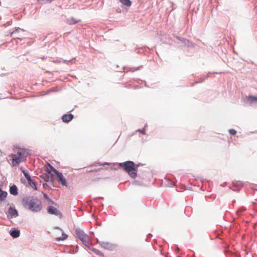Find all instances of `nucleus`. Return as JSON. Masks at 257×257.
<instances>
[{"mask_svg": "<svg viewBox=\"0 0 257 257\" xmlns=\"http://www.w3.org/2000/svg\"><path fill=\"white\" fill-rule=\"evenodd\" d=\"M138 131L140 132V133H141L143 134H145V130L144 129H143V130H138Z\"/></svg>", "mask_w": 257, "mask_h": 257, "instance_id": "412c9836", "label": "nucleus"}, {"mask_svg": "<svg viewBox=\"0 0 257 257\" xmlns=\"http://www.w3.org/2000/svg\"><path fill=\"white\" fill-rule=\"evenodd\" d=\"M75 234L76 237L80 239L85 246L89 247L91 244V236L85 233L83 230L80 229H76Z\"/></svg>", "mask_w": 257, "mask_h": 257, "instance_id": "20e7f679", "label": "nucleus"}, {"mask_svg": "<svg viewBox=\"0 0 257 257\" xmlns=\"http://www.w3.org/2000/svg\"><path fill=\"white\" fill-rule=\"evenodd\" d=\"M48 212L52 214H58V210L57 208L54 207V206H50L49 207L48 209Z\"/></svg>", "mask_w": 257, "mask_h": 257, "instance_id": "1a4fd4ad", "label": "nucleus"}, {"mask_svg": "<svg viewBox=\"0 0 257 257\" xmlns=\"http://www.w3.org/2000/svg\"><path fill=\"white\" fill-rule=\"evenodd\" d=\"M51 170L56 174L57 180L58 183L63 186H67V182L65 178L63 175L62 173L58 171L56 169H54L52 166L49 165Z\"/></svg>", "mask_w": 257, "mask_h": 257, "instance_id": "39448f33", "label": "nucleus"}, {"mask_svg": "<svg viewBox=\"0 0 257 257\" xmlns=\"http://www.w3.org/2000/svg\"><path fill=\"white\" fill-rule=\"evenodd\" d=\"M81 21L80 20H75L73 18H72L70 20H69V22L70 24H75L77 23L80 22Z\"/></svg>", "mask_w": 257, "mask_h": 257, "instance_id": "f3484780", "label": "nucleus"}, {"mask_svg": "<svg viewBox=\"0 0 257 257\" xmlns=\"http://www.w3.org/2000/svg\"><path fill=\"white\" fill-rule=\"evenodd\" d=\"M10 193L14 195H17L18 194V188L15 185L11 186L10 189Z\"/></svg>", "mask_w": 257, "mask_h": 257, "instance_id": "9d476101", "label": "nucleus"}, {"mask_svg": "<svg viewBox=\"0 0 257 257\" xmlns=\"http://www.w3.org/2000/svg\"><path fill=\"white\" fill-rule=\"evenodd\" d=\"M92 250L95 253H96L97 254H99V255L102 254V253L99 250H98L96 249L92 248Z\"/></svg>", "mask_w": 257, "mask_h": 257, "instance_id": "aec40b11", "label": "nucleus"}, {"mask_svg": "<svg viewBox=\"0 0 257 257\" xmlns=\"http://www.w3.org/2000/svg\"><path fill=\"white\" fill-rule=\"evenodd\" d=\"M118 166L123 168L132 178H135L137 177V169L138 165H135L133 162L126 161L121 163L118 164Z\"/></svg>", "mask_w": 257, "mask_h": 257, "instance_id": "7ed1b4c3", "label": "nucleus"}, {"mask_svg": "<svg viewBox=\"0 0 257 257\" xmlns=\"http://www.w3.org/2000/svg\"><path fill=\"white\" fill-rule=\"evenodd\" d=\"M119 1L124 5L127 7H130L132 5V2L130 0H119Z\"/></svg>", "mask_w": 257, "mask_h": 257, "instance_id": "2eb2a0df", "label": "nucleus"}, {"mask_svg": "<svg viewBox=\"0 0 257 257\" xmlns=\"http://www.w3.org/2000/svg\"><path fill=\"white\" fill-rule=\"evenodd\" d=\"M247 100L250 102V103H252L253 102H257V97L252 95H249L247 97Z\"/></svg>", "mask_w": 257, "mask_h": 257, "instance_id": "4468645a", "label": "nucleus"}, {"mask_svg": "<svg viewBox=\"0 0 257 257\" xmlns=\"http://www.w3.org/2000/svg\"><path fill=\"white\" fill-rule=\"evenodd\" d=\"M73 118V115L72 114H64L62 117V119L63 122H68L70 121Z\"/></svg>", "mask_w": 257, "mask_h": 257, "instance_id": "6e6552de", "label": "nucleus"}, {"mask_svg": "<svg viewBox=\"0 0 257 257\" xmlns=\"http://www.w3.org/2000/svg\"><path fill=\"white\" fill-rule=\"evenodd\" d=\"M18 216V211L14 207L11 206L8 210V216L10 218L16 217Z\"/></svg>", "mask_w": 257, "mask_h": 257, "instance_id": "0eeeda50", "label": "nucleus"}, {"mask_svg": "<svg viewBox=\"0 0 257 257\" xmlns=\"http://www.w3.org/2000/svg\"><path fill=\"white\" fill-rule=\"evenodd\" d=\"M228 132L231 135H235L236 133V131L234 129H230Z\"/></svg>", "mask_w": 257, "mask_h": 257, "instance_id": "6ab92c4d", "label": "nucleus"}, {"mask_svg": "<svg viewBox=\"0 0 257 257\" xmlns=\"http://www.w3.org/2000/svg\"><path fill=\"white\" fill-rule=\"evenodd\" d=\"M22 204L25 208L33 212H38L42 208L41 201L37 198L33 197L23 199Z\"/></svg>", "mask_w": 257, "mask_h": 257, "instance_id": "f257e3e1", "label": "nucleus"}, {"mask_svg": "<svg viewBox=\"0 0 257 257\" xmlns=\"http://www.w3.org/2000/svg\"><path fill=\"white\" fill-rule=\"evenodd\" d=\"M8 193L6 191H3L0 188V200L3 201L4 200L7 196Z\"/></svg>", "mask_w": 257, "mask_h": 257, "instance_id": "f8f14e48", "label": "nucleus"}, {"mask_svg": "<svg viewBox=\"0 0 257 257\" xmlns=\"http://www.w3.org/2000/svg\"><path fill=\"white\" fill-rule=\"evenodd\" d=\"M28 155V153L26 150L21 148L18 149L16 154L10 155V157L12 159V165L14 166L19 165L21 162L26 160Z\"/></svg>", "mask_w": 257, "mask_h": 257, "instance_id": "f03ea898", "label": "nucleus"}, {"mask_svg": "<svg viewBox=\"0 0 257 257\" xmlns=\"http://www.w3.org/2000/svg\"><path fill=\"white\" fill-rule=\"evenodd\" d=\"M23 174H24L25 177L28 180V181H31V176L29 175L28 173L25 170H23Z\"/></svg>", "mask_w": 257, "mask_h": 257, "instance_id": "dca6fc26", "label": "nucleus"}, {"mask_svg": "<svg viewBox=\"0 0 257 257\" xmlns=\"http://www.w3.org/2000/svg\"><path fill=\"white\" fill-rule=\"evenodd\" d=\"M20 231L17 230H13L11 232V235L14 238L19 237L20 236Z\"/></svg>", "mask_w": 257, "mask_h": 257, "instance_id": "ddd939ff", "label": "nucleus"}, {"mask_svg": "<svg viewBox=\"0 0 257 257\" xmlns=\"http://www.w3.org/2000/svg\"><path fill=\"white\" fill-rule=\"evenodd\" d=\"M100 245L102 247H103L107 249H111L112 247V245L111 244H110L108 242H102L100 243Z\"/></svg>", "mask_w": 257, "mask_h": 257, "instance_id": "9b49d317", "label": "nucleus"}, {"mask_svg": "<svg viewBox=\"0 0 257 257\" xmlns=\"http://www.w3.org/2000/svg\"><path fill=\"white\" fill-rule=\"evenodd\" d=\"M54 234L55 238L57 241L64 240L68 237V235L65 234L63 231L59 228L56 229Z\"/></svg>", "mask_w": 257, "mask_h": 257, "instance_id": "423d86ee", "label": "nucleus"}, {"mask_svg": "<svg viewBox=\"0 0 257 257\" xmlns=\"http://www.w3.org/2000/svg\"><path fill=\"white\" fill-rule=\"evenodd\" d=\"M29 183L31 187H34L35 190L37 189L36 182L32 181L31 180V181H29Z\"/></svg>", "mask_w": 257, "mask_h": 257, "instance_id": "a211bd4d", "label": "nucleus"}]
</instances>
